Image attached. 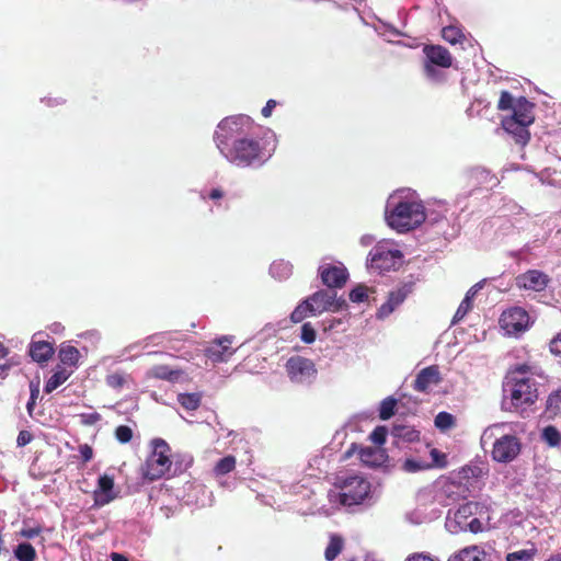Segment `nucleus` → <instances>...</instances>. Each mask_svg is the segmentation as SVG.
Segmentation results:
<instances>
[{
  "label": "nucleus",
  "instance_id": "1",
  "mask_svg": "<svg viewBox=\"0 0 561 561\" xmlns=\"http://www.w3.org/2000/svg\"><path fill=\"white\" fill-rule=\"evenodd\" d=\"M253 119L245 114L222 118L214 133V141L220 154L232 165L241 169H259L274 154L276 134L267 128L262 137L251 134Z\"/></svg>",
  "mask_w": 561,
  "mask_h": 561
},
{
  "label": "nucleus",
  "instance_id": "2",
  "mask_svg": "<svg viewBox=\"0 0 561 561\" xmlns=\"http://www.w3.org/2000/svg\"><path fill=\"white\" fill-rule=\"evenodd\" d=\"M426 220V208L419 194L409 187L398 188L387 198L385 221L399 233H407Z\"/></svg>",
  "mask_w": 561,
  "mask_h": 561
},
{
  "label": "nucleus",
  "instance_id": "3",
  "mask_svg": "<svg viewBox=\"0 0 561 561\" xmlns=\"http://www.w3.org/2000/svg\"><path fill=\"white\" fill-rule=\"evenodd\" d=\"M529 366L526 364L516 365L510 370L503 381L504 410H525L533 405L538 398L537 382L528 376Z\"/></svg>",
  "mask_w": 561,
  "mask_h": 561
},
{
  "label": "nucleus",
  "instance_id": "4",
  "mask_svg": "<svg viewBox=\"0 0 561 561\" xmlns=\"http://www.w3.org/2000/svg\"><path fill=\"white\" fill-rule=\"evenodd\" d=\"M534 108L535 103L525 96H519L512 113L502 118V128L519 146H526L530 139L528 127L535 122Z\"/></svg>",
  "mask_w": 561,
  "mask_h": 561
},
{
  "label": "nucleus",
  "instance_id": "5",
  "mask_svg": "<svg viewBox=\"0 0 561 561\" xmlns=\"http://www.w3.org/2000/svg\"><path fill=\"white\" fill-rule=\"evenodd\" d=\"M423 75L433 85H443L447 82L445 69L453 66V56L447 48L436 44L423 46Z\"/></svg>",
  "mask_w": 561,
  "mask_h": 561
},
{
  "label": "nucleus",
  "instance_id": "6",
  "mask_svg": "<svg viewBox=\"0 0 561 561\" xmlns=\"http://www.w3.org/2000/svg\"><path fill=\"white\" fill-rule=\"evenodd\" d=\"M403 257L402 252L390 240H381L369 251L366 267L370 273L383 274L394 270Z\"/></svg>",
  "mask_w": 561,
  "mask_h": 561
},
{
  "label": "nucleus",
  "instance_id": "7",
  "mask_svg": "<svg viewBox=\"0 0 561 561\" xmlns=\"http://www.w3.org/2000/svg\"><path fill=\"white\" fill-rule=\"evenodd\" d=\"M152 453L141 468L142 476L149 481H154L167 473L170 474L172 461L170 459V446L162 438L151 440Z\"/></svg>",
  "mask_w": 561,
  "mask_h": 561
},
{
  "label": "nucleus",
  "instance_id": "8",
  "mask_svg": "<svg viewBox=\"0 0 561 561\" xmlns=\"http://www.w3.org/2000/svg\"><path fill=\"white\" fill-rule=\"evenodd\" d=\"M337 486L342 490L340 502L344 506L363 504L371 494L370 482L358 474H345L337 477Z\"/></svg>",
  "mask_w": 561,
  "mask_h": 561
},
{
  "label": "nucleus",
  "instance_id": "9",
  "mask_svg": "<svg viewBox=\"0 0 561 561\" xmlns=\"http://www.w3.org/2000/svg\"><path fill=\"white\" fill-rule=\"evenodd\" d=\"M525 224L523 218L515 220L506 218L505 216H493L488 218L481 224V233L484 236L493 232V240L495 243H501L504 239L511 236L514 230H524Z\"/></svg>",
  "mask_w": 561,
  "mask_h": 561
},
{
  "label": "nucleus",
  "instance_id": "10",
  "mask_svg": "<svg viewBox=\"0 0 561 561\" xmlns=\"http://www.w3.org/2000/svg\"><path fill=\"white\" fill-rule=\"evenodd\" d=\"M286 371L293 382L310 385L317 377L313 362L301 356H291L286 362Z\"/></svg>",
  "mask_w": 561,
  "mask_h": 561
},
{
  "label": "nucleus",
  "instance_id": "11",
  "mask_svg": "<svg viewBox=\"0 0 561 561\" xmlns=\"http://www.w3.org/2000/svg\"><path fill=\"white\" fill-rule=\"evenodd\" d=\"M520 440L512 434H505L493 443L492 459L500 463H508L520 454Z\"/></svg>",
  "mask_w": 561,
  "mask_h": 561
},
{
  "label": "nucleus",
  "instance_id": "12",
  "mask_svg": "<svg viewBox=\"0 0 561 561\" xmlns=\"http://www.w3.org/2000/svg\"><path fill=\"white\" fill-rule=\"evenodd\" d=\"M500 324L507 334L518 335L530 327V317L524 308L512 307L502 313Z\"/></svg>",
  "mask_w": 561,
  "mask_h": 561
},
{
  "label": "nucleus",
  "instance_id": "13",
  "mask_svg": "<svg viewBox=\"0 0 561 561\" xmlns=\"http://www.w3.org/2000/svg\"><path fill=\"white\" fill-rule=\"evenodd\" d=\"M318 275L321 283L329 289H339L344 287L350 278L347 268L341 262L337 264H321L318 268Z\"/></svg>",
  "mask_w": 561,
  "mask_h": 561
},
{
  "label": "nucleus",
  "instance_id": "14",
  "mask_svg": "<svg viewBox=\"0 0 561 561\" xmlns=\"http://www.w3.org/2000/svg\"><path fill=\"white\" fill-rule=\"evenodd\" d=\"M415 283L413 280L402 283L398 288L391 290L387 300L378 308L376 318L385 320L388 318L400 305L404 302L408 296L413 291Z\"/></svg>",
  "mask_w": 561,
  "mask_h": 561
},
{
  "label": "nucleus",
  "instance_id": "15",
  "mask_svg": "<svg viewBox=\"0 0 561 561\" xmlns=\"http://www.w3.org/2000/svg\"><path fill=\"white\" fill-rule=\"evenodd\" d=\"M355 453L358 454L359 460L369 468L380 467L388 459V455L385 449L373 446L362 447L355 443H353L351 447L345 451L344 458L348 459Z\"/></svg>",
  "mask_w": 561,
  "mask_h": 561
},
{
  "label": "nucleus",
  "instance_id": "16",
  "mask_svg": "<svg viewBox=\"0 0 561 561\" xmlns=\"http://www.w3.org/2000/svg\"><path fill=\"white\" fill-rule=\"evenodd\" d=\"M232 341V335H224L215 340L210 345L205 347V356L214 364L228 362L236 353V350L230 346Z\"/></svg>",
  "mask_w": 561,
  "mask_h": 561
},
{
  "label": "nucleus",
  "instance_id": "17",
  "mask_svg": "<svg viewBox=\"0 0 561 561\" xmlns=\"http://www.w3.org/2000/svg\"><path fill=\"white\" fill-rule=\"evenodd\" d=\"M550 283V277L540 270H528L516 277L519 289L543 291Z\"/></svg>",
  "mask_w": 561,
  "mask_h": 561
},
{
  "label": "nucleus",
  "instance_id": "18",
  "mask_svg": "<svg viewBox=\"0 0 561 561\" xmlns=\"http://www.w3.org/2000/svg\"><path fill=\"white\" fill-rule=\"evenodd\" d=\"M493 552L489 545H472L453 553L447 561H494Z\"/></svg>",
  "mask_w": 561,
  "mask_h": 561
},
{
  "label": "nucleus",
  "instance_id": "19",
  "mask_svg": "<svg viewBox=\"0 0 561 561\" xmlns=\"http://www.w3.org/2000/svg\"><path fill=\"white\" fill-rule=\"evenodd\" d=\"M185 490H187L186 494L180 495V493H176V497H182L186 505L204 507L211 504V492L205 485L187 482Z\"/></svg>",
  "mask_w": 561,
  "mask_h": 561
},
{
  "label": "nucleus",
  "instance_id": "20",
  "mask_svg": "<svg viewBox=\"0 0 561 561\" xmlns=\"http://www.w3.org/2000/svg\"><path fill=\"white\" fill-rule=\"evenodd\" d=\"M117 497L114 491V477L107 473L98 478V485L93 492L94 506L102 507Z\"/></svg>",
  "mask_w": 561,
  "mask_h": 561
},
{
  "label": "nucleus",
  "instance_id": "21",
  "mask_svg": "<svg viewBox=\"0 0 561 561\" xmlns=\"http://www.w3.org/2000/svg\"><path fill=\"white\" fill-rule=\"evenodd\" d=\"M490 199L492 203H495L496 201L499 202L497 211L501 213L500 216H505L506 218H511L513 220L516 218H523L524 220L530 217L524 207L508 197L491 195Z\"/></svg>",
  "mask_w": 561,
  "mask_h": 561
},
{
  "label": "nucleus",
  "instance_id": "22",
  "mask_svg": "<svg viewBox=\"0 0 561 561\" xmlns=\"http://www.w3.org/2000/svg\"><path fill=\"white\" fill-rule=\"evenodd\" d=\"M477 506L473 505V501H468L455 511L454 518H450L449 515L446 519V527L453 534H458V526H462V524H467L469 518L476 516Z\"/></svg>",
  "mask_w": 561,
  "mask_h": 561
},
{
  "label": "nucleus",
  "instance_id": "23",
  "mask_svg": "<svg viewBox=\"0 0 561 561\" xmlns=\"http://www.w3.org/2000/svg\"><path fill=\"white\" fill-rule=\"evenodd\" d=\"M35 337L36 334L33 336L28 345V355L33 362L43 365L51 358L55 350L51 343L47 341L35 340Z\"/></svg>",
  "mask_w": 561,
  "mask_h": 561
},
{
  "label": "nucleus",
  "instance_id": "24",
  "mask_svg": "<svg viewBox=\"0 0 561 561\" xmlns=\"http://www.w3.org/2000/svg\"><path fill=\"white\" fill-rule=\"evenodd\" d=\"M440 380L442 377L438 367L436 365H431L419 371L415 377L413 388L417 391L424 392L432 383L437 385Z\"/></svg>",
  "mask_w": 561,
  "mask_h": 561
},
{
  "label": "nucleus",
  "instance_id": "25",
  "mask_svg": "<svg viewBox=\"0 0 561 561\" xmlns=\"http://www.w3.org/2000/svg\"><path fill=\"white\" fill-rule=\"evenodd\" d=\"M485 282H486V279H481L480 282L476 283L466 293L462 301L460 302V305L458 306V308L454 314L451 324H456L457 322L462 320L467 316V313L471 310L472 301H473L474 297L477 296V294L483 288Z\"/></svg>",
  "mask_w": 561,
  "mask_h": 561
},
{
  "label": "nucleus",
  "instance_id": "26",
  "mask_svg": "<svg viewBox=\"0 0 561 561\" xmlns=\"http://www.w3.org/2000/svg\"><path fill=\"white\" fill-rule=\"evenodd\" d=\"M427 227L433 228V232L437 236L442 234L445 239L454 238L457 231L448 234L445 228L448 226L446 217L434 210H426V220L423 222Z\"/></svg>",
  "mask_w": 561,
  "mask_h": 561
},
{
  "label": "nucleus",
  "instance_id": "27",
  "mask_svg": "<svg viewBox=\"0 0 561 561\" xmlns=\"http://www.w3.org/2000/svg\"><path fill=\"white\" fill-rule=\"evenodd\" d=\"M390 433L394 438L405 443H414L420 439V431L415 430L412 425L402 423L400 419H397L392 424Z\"/></svg>",
  "mask_w": 561,
  "mask_h": 561
},
{
  "label": "nucleus",
  "instance_id": "28",
  "mask_svg": "<svg viewBox=\"0 0 561 561\" xmlns=\"http://www.w3.org/2000/svg\"><path fill=\"white\" fill-rule=\"evenodd\" d=\"M183 334L178 331H167V332H158L151 335H148L144 341V348L148 347L150 344L152 345H165L171 344L173 342L183 341Z\"/></svg>",
  "mask_w": 561,
  "mask_h": 561
},
{
  "label": "nucleus",
  "instance_id": "29",
  "mask_svg": "<svg viewBox=\"0 0 561 561\" xmlns=\"http://www.w3.org/2000/svg\"><path fill=\"white\" fill-rule=\"evenodd\" d=\"M312 307L314 316L330 310V289H319L306 297Z\"/></svg>",
  "mask_w": 561,
  "mask_h": 561
},
{
  "label": "nucleus",
  "instance_id": "30",
  "mask_svg": "<svg viewBox=\"0 0 561 561\" xmlns=\"http://www.w3.org/2000/svg\"><path fill=\"white\" fill-rule=\"evenodd\" d=\"M486 197L484 194V190L480 186H474L470 190L462 191L457 194L455 198V205L459 208L460 211H466L471 208L469 199H480Z\"/></svg>",
  "mask_w": 561,
  "mask_h": 561
},
{
  "label": "nucleus",
  "instance_id": "31",
  "mask_svg": "<svg viewBox=\"0 0 561 561\" xmlns=\"http://www.w3.org/2000/svg\"><path fill=\"white\" fill-rule=\"evenodd\" d=\"M268 273L278 282L286 280L293 274V264L285 260H276L270 265Z\"/></svg>",
  "mask_w": 561,
  "mask_h": 561
},
{
  "label": "nucleus",
  "instance_id": "32",
  "mask_svg": "<svg viewBox=\"0 0 561 561\" xmlns=\"http://www.w3.org/2000/svg\"><path fill=\"white\" fill-rule=\"evenodd\" d=\"M375 31L385 37L388 42H392L391 37H407V33L402 32L401 30L397 28L392 24L381 20L377 19V24L375 25Z\"/></svg>",
  "mask_w": 561,
  "mask_h": 561
},
{
  "label": "nucleus",
  "instance_id": "33",
  "mask_svg": "<svg viewBox=\"0 0 561 561\" xmlns=\"http://www.w3.org/2000/svg\"><path fill=\"white\" fill-rule=\"evenodd\" d=\"M71 373H68L65 368L56 369L53 375L46 380L44 385V392L51 393L59 386H61L69 377Z\"/></svg>",
  "mask_w": 561,
  "mask_h": 561
},
{
  "label": "nucleus",
  "instance_id": "34",
  "mask_svg": "<svg viewBox=\"0 0 561 561\" xmlns=\"http://www.w3.org/2000/svg\"><path fill=\"white\" fill-rule=\"evenodd\" d=\"M540 438L549 447L560 448L561 450V432L554 425H547L541 430Z\"/></svg>",
  "mask_w": 561,
  "mask_h": 561
},
{
  "label": "nucleus",
  "instance_id": "35",
  "mask_svg": "<svg viewBox=\"0 0 561 561\" xmlns=\"http://www.w3.org/2000/svg\"><path fill=\"white\" fill-rule=\"evenodd\" d=\"M307 317H316L311 305L307 298H304L298 302L295 309L291 311L289 318L294 323L304 321Z\"/></svg>",
  "mask_w": 561,
  "mask_h": 561
},
{
  "label": "nucleus",
  "instance_id": "36",
  "mask_svg": "<svg viewBox=\"0 0 561 561\" xmlns=\"http://www.w3.org/2000/svg\"><path fill=\"white\" fill-rule=\"evenodd\" d=\"M58 357L64 365L77 367L80 358V353L77 347L72 345L60 346Z\"/></svg>",
  "mask_w": 561,
  "mask_h": 561
},
{
  "label": "nucleus",
  "instance_id": "37",
  "mask_svg": "<svg viewBox=\"0 0 561 561\" xmlns=\"http://www.w3.org/2000/svg\"><path fill=\"white\" fill-rule=\"evenodd\" d=\"M13 556L18 561H35L36 550L30 542L23 541L14 547Z\"/></svg>",
  "mask_w": 561,
  "mask_h": 561
},
{
  "label": "nucleus",
  "instance_id": "38",
  "mask_svg": "<svg viewBox=\"0 0 561 561\" xmlns=\"http://www.w3.org/2000/svg\"><path fill=\"white\" fill-rule=\"evenodd\" d=\"M344 539L339 534H332L330 541L324 551V557L328 561H333L342 551Z\"/></svg>",
  "mask_w": 561,
  "mask_h": 561
},
{
  "label": "nucleus",
  "instance_id": "39",
  "mask_svg": "<svg viewBox=\"0 0 561 561\" xmlns=\"http://www.w3.org/2000/svg\"><path fill=\"white\" fill-rule=\"evenodd\" d=\"M398 399L393 396L385 398L379 405V419L382 421L390 420L397 411Z\"/></svg>",
  "mask_w": 561,
  "mask_h": 561
},
{
  "label": "nucleus",
  "instance_id": "40",
  "mask_svg": "<svg viewBox=\"0 0 561 561\" xmlns=\"http://www.w3.org/2000/svg\"><path fill=\"white\" fill-rule=\"evenodd\" d=\"M442 36L446 42H448L451 45L461 43L462 39H465V34L462 30L455 24L445 25L442 28Z\"/></svg>",
  "mask_w": 561,
  "mask_h": 561
},
{
  "label": "nucleus",
  "instance_id": "41",
  "mask_svg": "<svg viewBox=\"0 0 561 561\" xmlns=\"http://www.w3.org/2000/svg\"><path fill=\"white\" fill-rule=\"evenodd\" d=\"M171 461L172 469L170 474L176 476L183 473L184 471H186L188 467H191V465L193 463V458L190 455L176 454L172 457Z\"/></svg>",
  "mask_w": 561,
  "mask_h": 561
},
{
  "label": "nucleus",
  "instance_id": "42",
  "mask_svg": "<svg viewBox=\"0 0 561 561\" xmlns=\"http://www.w3.org/2000/svg\"><path fill=\"white\" fill-rule=\"evenodd\" d=\"M398 399L399 409L402 410L401 414L415 415L420 404V400L416 397L400 394Z\"/></svg>",
  "mask_w": 561,
  "mask_h": 561
},
{
  "label": "nucleus",
  "instance_id": "43",
  "mask_svg": "<svg viewBox=\"0 0 561 561\" xmlns=\"http://www.w3.org/2000/svg\"><path fill=\"white\" fill-rule=\"evenodd\" d=\"M402 470L408 473H416L430 470L428 461L420 458H405L401 466Z\"/></svg>",
  "mask_w": 561,
  "mask_h": 561
},
{
  "label": "nucleus",
  "instance_id": "44",
  "mask_svg": "<svg viewBox=\"0 0 561 561\" xmlns=\"http://www.w3.org/2000/svg\"><path fill=\"white\" fill-rule=\"evenodd\" d=\"M236 467V457L232 455H227L222 458H220L215 467H214V473L217 477L225 476L229 472H231Z\"/></svg>",
  "mask_w": 561,
  "mask_h": 561
},
{
  "label": "nucleus",
  "instance_id": "45",
  "mask_svg": "<svg viewBox=\"0 0 561 561\" xmlns=\"http://www.w3.org/2000/svg\"><path fill=\"white\" fill-rule=\"evenodd\" d=\"M178 402L187 411H195L201 404V396L198 393L184 392L178 396Z\"/></svg>",
  "mask_w": 561,
  "mask_h": 561
},
{
  "label": "nucleus",
  "instance_id": "46",
  "mask_svg": "<svg viewBox=\"0 0 561 561\" xmlns=\"http://www.w3.org/2000/svg\"><path fill=\"white\" fill-rule=\"evenodd\" d=\"M152 374L156 378L168 381H175L180 376V371L170 368L167 365H158L152 368Z\"/></svg>",
  "mask_w": 561,
  "mask_h": 561
},
{
  "label": "nucleus",
  "instance_id": "47",
  "mask_svg": "<svg viewBox=\"0 0 561 561\" xmlns=\"http://www.w3.org/2000/svg\"><path fill=\"white\" fill-rule=\"evenodd\" d=\"M458 474L461 480L479 479L484 474V471L479 465L470 463L461 467Z\"/></svg>",
  "mask_w": 561,
  "mask_h": 561
},
{
  "label": "nucleus",
  "instance_id": "48",
  "mask_svg": "<svg viewBox=\"0 0 561 561\" xmlns=\"http://www.w3.org/2000/svg\"><path fill=\"white\" fill-rule=\"evenodd\" d=\"M546 411L551 415L561 413V388L548 396L546 401Z\"/></svg>",
  "mask_w": 561,
  "mask_h": 561
},
{
  "label": "nucleus",
  "instance_id": "49",
  "mask_svg": "<svg viewBox=\"0 0 561 561\" xmlns=\"http://www.w3.org/2000/svg\"><path fill=\"white\" fill-rule=\"evenodd\" d=\"M435 426L440 431L449 430L455 424V416L446 411H440L434 420Z\"/></svg>",
  "mask_w": 561,
  "mask_h": 561
},
{
  "label": "nucleus",
  "instance_id": "50",
  "mask_svg": "<svg viewBox=\"0 0 561 561\" xmlns=\"http://www.w3.org/2000/svg\"><path fill=\"white\" fill-rule=\"evenodd\" d=\"M430 455L432 458V461L428 462L430 470L437 468V469H445L448 465L447 456L443 451L438 450L437 448H432L430 450Z\"/></svg>",
  "mask_w": 561,
  "mask_h": 561
},
{
  "label": "nucleus",
  "instance_id": "51",
  "mask_svg": "<svg viewBox=\"0 0 561 561\" xmlns=\"http://www.w3.org/2000/svg\"><path fill=\"white\" fill-rule=\"evenodd\" d=\"M348 298L354 304H360L366 301L368 298L367 286H365L364 284H357L350 290Z\"/></svg>",
  "mask_w": 561,
  "mask_h": 561
},
{
  "label": "nucleus",
  "instance_id": "52",
  "mask_svg": "<svg viewBox=\"0 0 561 561\" xmlns=\"http://www.w3.org/2000/svg\"><path fill=\"white\" fill-rule=\"evenodd\" d=\"M300 340L305 344H312L317 339V330L311 322H305L300 328Z\"/></svg>",
  "mask_w": 561,
  "mask_h": 561
},
{
  "label": "nucleus",
  "instance_id": "53",
  "mask_svg": "<svg viewBox=\"0 0 561 561\" xmlns=\"http://www.w3.org/2000/svg\"><path fill=\"white\" fill-rule=\"evenodd\" d=\"M388 430L383 425L376 426L375 430L369 434V439L376 445L375 447L381 448L386 443Z\"/></svg>",
  "mask_w": 561,
  "mask_h": 561
},
{
  "label": "nucleus",
  "instance_id": "54",
  "mask_svg": "<svg viewBox=\"0 0 561 561\" xmlns=\"http://www.w3.org/2000/svg\"><path fill=\"white\" fill-rule=\"evenodd\" d=\"M536 549H522L506 554V561H529L535 554Z\"/></svg>",
  "mask_w": 561,
  "mask_h": 561
},
{
  "label": "nucleus",
  "instance_id": "55",
  "mask_svg": "<svg viewBox=\"0 0 561 561\" xmlns=\"http://www.w3.org/2000/svg\"><path fill=\"white\" fill-rule=\"evenodd\" d=\"M320 324L324 333L332 331H345V328L340 329V327L344 324L343 319L327 318L323 321H321Z\"/></svg>",
  "mask_w": 561,
  "mask_h": 561
},
{
  "label": "nucleus",
  "instance_id": "56",
  "mask_svg": "<svg viewBox=\"0 0 561 561\" xmlns=\"http://www.w3.org/2000/svg\"><path fill=\"white\" fill-rule=\"evenodd\" d=\"M517 99H515L511 92L508 91H502L497 108L501 111H512L514 105L516 104Z\"/></svg>",
  "mask_w": 561,
  "mask_h": 561
},
{
  "label": "nucleus",
  "instance_id": "57",
  "mask_svg": "<svg viewBox=\"0 0 561 561\" xmlns=\"http://www.w3.org/2000/svg\"><path fill=\"white\" fill-rule=\"evenodd\" d=\"M348 305L344 297H337L335 291L330 290V310L332 312L347 310Z\"/></svg>",
  "mask_w": 561,
  "mask_h": 561
},
{
  "label": "nucleus",
  "instance_id": "58",
  "mask_svg": "<svg viewBox=\"0 0 561 561\" xmlns=\"http://www.w3.org/2000/svg\"><path fill=\"white\" fill-rule=\"evenodd\" d=\"M470 178L478 181L479 186L481 183H486L491 178V172L482 167H474L469 170Z\"/></svg>",
  "mask_w": 561,
  "mask_h": 561
},
{
  "label": "nucleus",
  "instance_id": "59",
  "mask_svg": "<svg viewBox=\"0 0 561 561\" xmlns=\"http://www.w3.org/2000/svg\"><path fill=\"white\" fill-rule=\"evenodd\" d=\"M114 434L121 444H127L133 439V430L128 425H118Z\"/></svg>",
  "mask_w": 561,
  "mask_h": 561
},
{
  "label": "nucleus",
  "instance_id": "60",
  "mask_svg": "<svg viewBox=\"0 0 561 561\" xmlns=\"http://www.w3.org/2000/svg\"><path fill=\"white\" fill-rule=\"evenodd\" d=\"M458 533L460 531H470L472 534H478L483 530V525L479 517H473L467 524H462V526H458Z\"/></svg>",
  "mask_w": 561,
  "mask_h": 561
},
{
  "label": "nucleus",
  "instance_id": "61",
  "mask_svg": "<svg viewBox=\"0 0 561 561\" xmlns=\"http://www.w3.org/2000/svg\"><path fill=\"white\" fill-rule=\"evenodd\" d=\"M473 505L477 506V513L476 515L483 517L484 515L489 519V513L491 511V501L490 499H484L482 501H473Z\"/></svg>",
  "mask_w": 561,
  "mask_h": 561
},
{
  "label": "nucleus",
  "instance_id": "62",
  "mask_svg": "<svg viewBox=\"0 0 561 561\" xmlns=\"http://www.w3.org/2000/svg\"><path fill=\"white\" fill-rule=\"evenodd\" d=\"M225 196L224 190L220 187H213L208 192L202 191L201 192V198L202 199H211L214 202L220 201Z\"/></svg>",
  "mask_w": 561,
  "mask_h": 561
},
{
  "label": "nucleus",
  "instance_id": "63",
  "mask_svg": "<svg viewBox=\"0 0 561 561\" xmlns=\"http://www.w3.org/2000/svg\"><path fill=\"white\" fill-rule=\"evenodd\" d=\"M534 247L531 243H526L518 250H513L508 252V255L517 261L524 260L526 255L530 254Z\"/></svg>",
  "mask_w": 561,
  "mask_h": 561
},
{
  "label": "nucleus",
  "instance_id": "64",
  "mask_svg": "<svg viewBox=\"0 0 561 561\" xmlns=\"http://www.w3.org/2000/svg\"><path fill=\"white\" fill-rule=\"evenodd\" d=\"M405 561H439L438 558L432 557L426 552H414L410 554Z\"/></svg>",
  "mask_w": 561,
  "mask_h": 561
}]
</instances>
